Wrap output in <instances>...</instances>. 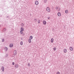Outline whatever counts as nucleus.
Masks as SVG:
<instances>
[{
    "mask_svg": "<svg viewBox=\"0 0 74 74\" xmlns=\"http://www.w3.org/2000/svg\"><path fill=\"white\" fill-rule=\"evenodd\" d=\"M46 11L48 12H51V9H50L49 8L47 7L46 8Z\"/></svg>",
    "mask_w": 74,
    "mask_h": 74,
    "instance_id": "1",
    "label": "nucleus"
},
{
    "mask_svg": "<svg viewBox=\"0 0 74 74\" xmlns=\"http://www.w3.org/2000/svg\"><path fill=\"white\" fill-rule=\"evenodd\" d=\"M14 55H16V50H14Z\"/></svg>",
    "mask_w": 74,
    "mask_h": 74,
    "instance_id": "2",
    "label": "nucleus"
},
{
    "mask_svg": "<svg viewBox=\"0 0 74 74\" xmlns=\"http://www.w3.org/2000/svg\"><path fill=\"white\" fill-rule=\"evenodd\" d=\"M35 4L36 5H38V1H36L35 2Z\"/></svg>",
    "mask_w": 74,
    "mask_h": 74,
    "instance_id": "3",
    "label": "nucleus"
},
{
    "mask_svg": "<svg viewBox=\"0 0 74 74\" xmlns=\"http://www.w3.org/2000/svg\"><path fill=\"white\" fill-rule=\"evenodd\" d=\"M58 15L59 16H61V14L59 12H58Z\"/></svg>",
    "mask_w": 74,
    "mask_h": 74,
    "instance_id": "4",
    "label": "nucleus"
},
{
    "mask_svg": "<svg viewBox=\"0 0 74 74\" xmlns=\"http://www.w3.org/2000/svg\"><path fill=\"white\" fill-rule=\"evenodd\" d=\"M64 53H66L67 52V49H65L63 50Z\"/></svg>",
    "mask_w": 74,
    "mask_h": 74,
    "instance_id": "5",
    "label": "nucleus"
},
{
    "mask_svg": "<svg viewBox=\"0 0 74 74\" xmlns=\"http://www.w3.org/2000/svg\"><path fill=\"white\" fill-rule=\"evenodd\" d=\"M13 44H11L10 45V48H12V47H13Z\"/></svg>",
    "mask_w": 74,
    "mask_h": 74,
    "instance_id": "6",
    "label": "nucleus"
},
{
    "mask_svg": "<svg viewBox=\"0 0 74 74\" xmlns=\"http://www.w3.org/2000/svg\"><path fill=\"white\" fill-rule=\"evenodd\" d=\"M16 68H18V64H16L15 65Z\"/></svg>",
    "mask_w": 74,
    "mask_h": 74,
    "instance_id": "7",
    "label": "nucleus"
},
{
    "mask_svg": "<svg viewBox=\"0 0 74 74\" xmlns=\"http://www.w3.org/2000/svg\"><path fill=\"white\" fill-rule=\"evenodd\" d=\"M51 43H53V38H51Z\"/></svg>",
    "mask_w": 74,
    "mask_h": 74,
    "instance_id": "8",
    "label": "nucleus"
},
{
    "mask_svg": "<svg viewBox=\"0 0 74 74\" xmlns=\"http://www.w3.org/2000/svg\"><path fill=\"white\" fill-rule=\"evenodd\" d=\"M28 42L29 43H31V42H32V41H31V39H28Z\"/></svg>",
    "mask_w": 74,
    "mask_h": 74,
    "instance_id": "9",
    "label": "nucleus"
},
{
    "mask_svg": "<svg viewBox=\"0 0 74 74\" xmlns=\"http://www.w3.org/2000/svg\"><path fill=\"white\" fill-rule=\"evenodd\" d=\"M70 49L71 51H73V48L72 47H71L70 48Z\"/></svg>",
    "mask_w": 74,
    "mask_h": 74,
    "instance_id": "10",
    "label": "nucleus"
},
{
    "mask_svg": "<svg viewBox=\"0 0 74 74\" xmlns=\"http://www.w3.org/2000/svg\"><path fill=\"white\" fill-rule=\"evenodd\" d=\"M23 30H24V29H23V27H21V30L20 31H22L23 32Z\"/></svg>",
    "mask_w": 74,
    "mask_h": 74,
    "instance_id": "11",
    "label": "nucleus"
},
{
    "mask_svg": "<svg viewBox=\"0 0 74 74\" xmlns=\"http://www.w3.org/2000/svg\"><path fill=\"white\" fill-rule=\"evenodd\" d=\"M1 69H2V71H4V67H3V66H2V67Z\"/></svg>",
    "mask_w": 74,
    "mask_h": 74,
    "instance_id": "12",
    "label": "nucleus"
},
{
    "mask_svg": "<svg viewBox=\"0 0 74 74\" xmlns=\"http://www.w3.org/2000/svg\"><path fill=\"white\" fill-rule=\"evenodd\" d=\"M29 39H30V40H32V39H33V36H30L29 38Z\"/></svg>",
    "mask_w": 74,
    "mask_h": 74,
    "instance_id": "13",
    "label": "nucleus"
},
{
    "mask_svg": "<svg viewBox=\"0 0 74 74\" xmlns=\"http://www.w3.org/2000/svg\"><path fill=\"white\" fill-rule=\"evenodd\" d=\"M43 23L44 25H46V21H43Z\"/></svg>",
    "mask_w": 74,
    "mask_h": 74,
    "instance_id": "14",
    "label": "nucleus"
},
{
    "mask_svg": "<svg viewBox=\"0 0 74 74\" xmlns=\"http://www.w3.org/2000/svg\"><path fill=\"white\" fill-rule=\"evenodd\" d=\"M65 13H66V14H68V10H66L65 11Z\"/></svg>",
    "mask_w": 74,
    "mask_h": 74,
    "instance_id": "15",
    "label": "nucleus"
},
{
    "mask_svg": "<svg viewBox=\"0 0 74 74\" xmlns=\"http://www.w3.org/2000/svg\"><path fill=\"white\" fill-rule=\"evenodd\" d=\"M20 44L21 45H23V42L21 41L20 43Z\"/></svg>",
    "mask_w": 74,
    "mask_h": 74,
    "instance_id": "16",
    "label": "nucleus"
},
{
    "mask_svg": "<svg viewBox=\"0 0 74 74\" xmlns=\"http://www.w3.org/2000/svg\"><path fill=\"white\" fill-rule=\"evenodd\" d=\"M23 31H20V33L21 34H23Z\"/></svg>",
    "mask_w": 74,
    "mask_h": 74,
    "instance_id": "17",
    "label": "nucleus"
},
{
    "mask_svg": "<svg viewBox=\"0 0 74 74\" xmlns=\"http://www.w3.org/2000/svg\"><path fill=\"white\" fill-rule=\"evenodd\" d=\"M54 51H56V47H54L53 48Z\"/></svg>",
    "mask_w": 74,
    "mask_h": 74,
    "instance_id": "18",
    "label": "nucleus"
},
{
    "mask_svg": "<svg viewBox=\"0 0 74 74\" xmlns=\"http://www.w3.org/2000/svg\"><path fill=\"white\" fill-rule=\"evenodd\" d=\"M57 10H58V11H60V8L58 7V9Z\"/></svg>",
    "mask_w": 74,
    "mask_h": 74,
    "instance_id": "19",
    "label": "nucleus"
},
{
    "mask_svg": "<svg viewBox=\"0 0 74 74\" xmlns=\"http://www.w3.org/2000/svg\"><path fill=\"white\" fill-rule=\"evenodd\" d=\"M38 23H40V20H39L38 21Z\"/></svg>",
    "mask_w": 74,
    "mask_h": 74,
    "instance_id": "20",
    "label": "nucleus"
},
{
    "mask_svg": "<svg viewBox=\"0 0 74 74\" xmlns=\"http://www.w3.org/2000/svg\"><path fill=\"white\" fill-rule=\"evenodd\" d=\"M56 74H60V72L58 71L56 73Z\"/></svg>",
    "mask_w": 74,
    "mask_h": 74,
    "instance_id": "21",
    "label": "nucleus"
},
{
    "mask_svg": "<svg viewBox=\"0 0 74 74\" xmlns=\"http://www.w3.org/2000/svg\"><path fill=\"white\" fill-rule=\"evenodd\" d=\"M28 66H29V67H30V65L29 63H28Z\"/></svg>",
    "mask_w": 74,
    "mask_h": 74,
    "instance_id": "22",
    "label": "nucleus"
},
{
    "mask_svg": "<svg viewBox=\"0 0 74 74\" xmlns=\"http://www.w3.org/2000/svg\"><path fill=\"white\" fill-rule=\"evenodd\" d=\"M34 21H35V22H36L37 21V19H34Z\"/></svg>",
    "mask_w": 74,
    "mask_h": 74,
    "instance_id": "23",
    "label": "nucleus"
},
{
    "mask_svg": "<svg viewBox=\"0 0 74 74\" xmlns=\"http://www.w3.org/2000/svg\"><path fill=\"white\" fill-rule=\"evenodd\" d=\"M5 49H6V50H7V49H8V48H7V47H5Z\"/></svg>",
    "mask_w": 74,
    "mask_h": 74,
    "instance_id": "24",
    "label": "nucleus"
},
{
    "mask_svg": "<svg viewBox=\"0 0 74 74\" xmlns=\"http://www.w3.org/2000/svg\"><path fill=\"white\" fill-rule=\"evenodd\" d=\"M59 7H56V10H58V8Z\"/></svg>",
    "mask_w": 74,
    "mask_h": 74,
    "instance_id": "25",
    "label": "nucleus"
},
{
    "mask_svg": "<svg viewBox=\"0 0 74 74\" xmlns=\"http://www.w3.org/2000/svg\"><path fill=\"white\" fill-rule=\"evenodd\" d=\"M47 19H50V17H47Z\"/></svg>",
    "mask_w": 74,
    "mask_h": 74,
    "instance_id": "26",
    "label": "nucleus"
},
{
    "mask_svg": "<svg viewBox=\"0 0 74 74\" xmlns=\"http://www.w3.org/2000/svg\"><path fill=\"white\" fill-rule=\"evenodd\" d=\"M12 64L13 65H14L15 63H14V62H13L12 63Z\"/></svg>",
    "mask_w": 74,
    "mask_h": 74,
    "instance_id": "27",
    "label": "nucleus"
},
{
    "mask_svg": "<svg viewBox=\"0 0 74 74\" xmlns=\"http://www.w3.org/2000/svg\"><path fill=\"white\" fill-rule=\"evenodd\" d=\"M4 41V39H3L2 41Z\"/></svg>",
    "mask_w": 74,
    "mask_h": 74,
    "instance_id": "28",
    "label": "nucleus"
}]
</instances>
